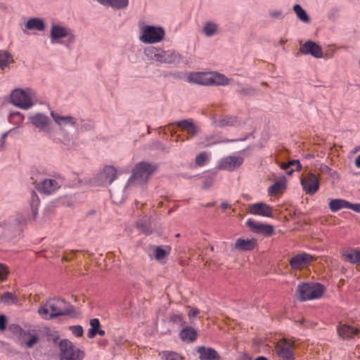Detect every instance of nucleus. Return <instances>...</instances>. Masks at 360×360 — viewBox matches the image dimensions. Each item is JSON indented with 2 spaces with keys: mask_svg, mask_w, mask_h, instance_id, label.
Instances as JSON below:
<instances>
[{
  "mask_svg": "<svg viewBox=\"0 0 360 360\" xmlns=\"http://www.w3.org/2000/svg\"><path fill=\"white\" fill-rule=\"evenodd\" d=\"M72 311V307L60 298H52L47 300L38 309L39 315L45 319H52L59 316L68 315Z\"/></svg>",
  "mask_w": 360,
  "mask_h": 360,
  "instance_id": "nucleus-1",
  "label": "nucleus"
},
{
  "mask_svg": "<svg viewBox=\"0 0 360 360\" xmlns=\"http://www.w3.org/2000/svg\"><path fill=\"white\" fill-rule=\"evenodd\" d=\"M50 115L60 131L62 143L68 147L74 146L73 135L67 131V127H76L77 126V119L72 115H61L55 111H51Z\"/></svg>",
  "mask_w": 360,
  "mask_h": 360,
  "instance_id": "nucleus-2",
  "label": "nucleus"
},
{
  "mask_svg": "<svg viewBox=\"0 0 360 360\" xmlns=\"http://www.w3.org/2000/svg\"><path fill=\"white\" fill-rule=\"evenodd\" d=\"M188 82L205 86H226L230 79L224 75L217 72H191L188 75Z\"/></svg>",
  "mask_w": 360,
  "mask_h": 360,
  "instance_id": "nucleus-3",
  "label": "nucleus"
},
{
  "mask_svg": "<svg viewBox=\"0 0 360 360\" xmlns=\"http://www.w3.org/2000/svg\"><path fill=\"white\" fill-rule=\"evenodd\" d=\"M49 38L52 44H64L68 48L75 43L76 36L68 26L59 22H52L50 27Z\"/></svg>",
  "mask_w": 360,
  "mask_h": 360,
  "instance_id": "nucleus-4",
  "label": "nucleus"
},
{
  "mask_svg": "<svg viewBox=\"0 0 360 360\" xmlns=\"http://www.w3.org/2000/svg\"><path fill=\"white\" fill-rule=\"evenodd\" d=\"M156 169V165L152 163L146 162L137 163L132 170V175L129 179L126 186L146 184Z\"/></svg>",
  "mask_w": 360,
  "mask_h": 360,
  "instance_id": "nucleus-5",
  "label": "nucleus"
},
{
  "mask_svg": "<svg viewBox=\"0 0 360 360\" xmlns=\"http://www.w3.org/2000/svg\"><path fill=\"white\" fill-rule=\"evenodd\" d=\"M36 93L31 89H15L11 94V102L22 110H28L35 104Z\"/></svg>",
  "mask_w": 360,
  "mask_h": 360,
  "instance_id": "nucleus-6",
  "label": "nucleus"
},
{
  "mask_svg": "<svg viewBox=\"0 0 360 360\" xmlns=\"http://www.w3.org/2000/svg\"><path fill=\"white\" fill-rule=\"evenodd\" d=\"M165 31L161 26L143 25L140 27L139 41L146 44H158L163 40Z\"/></svg>",
  "mask_w": 360,
  "mask_h": 360,
  "instance_id": "nucleus-7",
  "label": "nucleus"
},
{
  "mask_svg": "<svg viewBox=\"0 0 360 360\" xmlns=\"http://www.w3.org/2000/svg\"><path fill=\"white\" fill-rule=\"evenodd\" d=\"M324 292V287L317 283H302L297 288V292L301 301L320 298Z\"/></svg>",
  "mask_w": 360,
  "mask_h": 360,
  "instance_id": "nucleus-8",
  "label": "nucleus"
},
{
  "mask_svg": "<svg viewBox=\"0 0 360 360\" xmlns=\"http://www.w3.org/2000/svg\"><path fill=\"white\" fill-rule=\"evenodd\" d=\"M60 360H82L85 356L84 351L75 346L68 340H63L60 342Z\"/></svg>",
  "mask_w": 360,
  "mask_h": 360,
  "instance_id": "nucleus-9",
  "label": "nucleus"
},
{
  "mask_svg": "<svg viewBox=\"0 0 360 360\" xmlns=\"http://www.w3.org/2000/svg\"><path fill=\"white\" fill-rule=\"evenodd\" d=\"M27 119L30 123L39 132L47 136L52 134V122L45 113L40 112L32 113L28 116Z\"/></svg>",
  "mask_w": 360,
  "mask_h": 360,
  "instance_id": "nucleus-10",
  "label": "nucleus"
},
{
  "mask_svg": "<svg viewBox=\"0 0 360 360\" xmlns=\"http://www.w3.org/2000/svg\"><path fill=\"white\" fill-rule=\"evenodd\" d=\"M244 162V158L233 154L221 158L217 163V168L221 170L233 172L240 168Z\"/></svg>",
  "mask_w": 360,
  "mask_h": 360,
  "instance_id": "nucleus-11",
  "label": "nucleus"
},
{
  "mask_svg": "<svg viewBox=\"0 0 360 360\" xmlns=\"http://www.w3.org/2000/svg\"><path fill=\"white\" fill-rule=\"evenodd\" d=\"M11 329L14 333L18 335V342L20 346H25L27 348H31L37 342L39 338L36 334H32L29 331L23 330L18 326H11Z\"/></svg>",
  "mask_w": 360,
  "mask_h": 360,
  "instance_id": "nucleus-12",
  "label": "nucleus"
},
{
  "mask_svg": "<svg viewBox=\"0 0 360 360\" xmlns=\"http://www.w3.org/2000/svg\"><path fill=\"white\" fill-rule=\"evenodd\" d=\"M63 180L58 176L54 179H45L37 186V190L44 194H51L56 192L63 184Z\"/></svg>",
  "mask_w": 360,
  "mask_h": 360,
  "instance_id": "nucleus-13",
  "label": "nucleus"
},
{
  "mask_svg": "<svg viewBox=\"0 0 360 360\" xmlns=\"http://www.w3.org/2000/svg\"><path fill=\"white\" fill-rule=\"evenodd\" d=\"M304 191L309 195H313L319 188V180L318 177L311 172L304 175L300 180Z\"/></svg>",
  "mask_w": 360,
  "mask_h": 360,
  "instance_id": "nucleus-14",
  "label": "nucleus"
},
{
  "mask_svg": "<svg viewBox=\"0 0 360 360\" xmlns=\"http://www.w3.org/2000/svg\"><path fill=\"white\" fill-rule=\"evenodd\" d=\"M293 348V342L283 338L277 343V354L283 360H292L294 359Z\"/></svg>",
  "mask_w": 360,
  "mask_h": 360,
  "instance_id": "nucleus-15",
  "label": "nucleus"
},
{
  "mask_svg": "<svg viewBox=\"0 0 360 360\" xmlns=\"http://www.w3.org/2000/svg\"><path fill=\"white\" fill-rule=\"evenodd\" d=\"M117 177V169L112 166H105L103 170L98 174L97 180L98 184L101 185L108 186Z\"/></svg>",
  "mask_w": 360,
  "mask_h": 360,
  "instance_id": "nucleus-16",
  "label": "nucleus"
},
{
  "mask_svg": "<svg viewBox=\"0 0 360 360\" xmlns=\"http://www.w3.org/2000/svg\"><path fill=\"white\" fill-rule=\"evenodd\" d=\"M300 51L304 55H311L316 58H321L323 57V51L318 44L307 41L300 48Z\"/></svg>",
  "mask_w": 360,
  "mask_h": 360,
  "instance_id": "nucleus-17",
  "label": "nucleus"
},
{
  "mask_svg": "<svg viewBox=\"0 0 360 360\" xmlns=\"http://www.w3.org/2000/svg\"><path fill=\"white\" fill-rule=\"evenodd\" d=\"M314 259V257L307 253H301L292 257L290 265L292 269L297 270L308 265Z\"/></svg>",
  "mask_w": 360,
  "mask_h": 360,
  "instance_id": "nucleus-18",
  "label": "nucleus"
},
{
  "mask_svg": "<svg viewBox=\"0 0 360 360\" xmlns=\"http://www.w3.org/2000/svg\"><path fill=\"white\" fill-rule=\"evenodd\" d=\"M46 28L45 21L40 18H32L27 20L22 28L24 34H28V31L44 32Z\"/></svg>",
  "mask_w": 360,
  "mask_h": 360,
  "instance_id": "nucleus-19",
  "label": "nucleus"
},
{
  "mask_svg": "<svg viewBox=\"0 0 360 360\" xmlns=\"http://www.w3.org/2000/svg\"><path fill=\"white\" fill-rule=\"evenodd\" d=\"M249 212L254 215L271 217L272 208L264 202H257L249 206Z\"/></svg>",
  "mask_w": 360,
  "mask_h": 360,
  "instance_id": "nucleus-20",
  "label": "nucleus"
},
{
  "mask_svg": "<svg viewBox=\"0 0 360 360\" xmlns=\"http://www.w3.org/2000/svg\"><path fill=\"white\" fill-rule=\"evenodd\" d=\"M246 224L253 231L262 233L266 236H271L274 233V227L269 224H264L262 223L257 222L251 219H249Z\"/></svg>",
  "mask_w": 360,
  "mask_h": 360,
  "instance_id": "nucleus-21",
  "label": "nucleus"
},
{
  "mask_svg": "<svg viewBox=\"0 0 360 360\" xmlns=\"http://www.w3.org/2000/svg\"><path fill=\"white\" fill-rule=\"evenodd\" d=\"M342 256L344 259L351 264H360V251L355 248H349L344 249L341 251Z\"/></svg>",
  "mask_w": 360,
  "mask_h": 360,
  "instance_id": "nucleus-22",
  "label": "nucleus"
},
{
  "mask_svg": "<svg viewBox=\"0 0 360 360\" xmlns=\"http://www.w3.org/2000/svg\"><path fill=\"white\" fill-rule=\"evenodd\" d=\"M214 125L217 127H235L240 124V120L235 116L221 117L214 121Z\"/></svg>",
  "mask_w": 360,
  "mask_h": 360,
  "instance_id": "nucleus-23",
  "label": "nucleus"
},
{
  "mask_svg": "<svg viewBox=\"0 0 360 360\" xmlns=\"http://www.w3.org/2000/svg\"><path fill=\"white\" fill-rule=\"evenodd\" d=\"M200 360H219L220 356L211 347H199L197 349Z\"/></svg>",
  "mask_w": 360,
  "mask_h": 360,
  "instance_id": "nucleus-24",
  "label": "nucleus"
},
{
  "mask_svg": "<svg viewBox=\"0 0 360 360\" xmlns=\"http://www.w3.org/2000/svg\"><path fill=\"white\" fill-rule=\"evenodd\" d=\"M181 56L173 50H163L161 63L179 64L181 61Z\"/></svg>",
  "mask_w": 360,
  "mask_h": 360,
  "instance_id": "nucleus-25",
  "label": "nucleus"
},
{
  "mask_svg": "<svg viewBox=\"0 0 360 360\" xmlns=\"http://www.w3.org/2000/svg\"><path fill=\"white\" fill-rule=\"evenodd\" d=\"M176 124L177 127L186 131L192 136H195L199 132V127L191 120H182L178 121Z\"/></svg>",
  "mask_w": 360,
  "mask_h": 360,
  "instance_id": "nucleus-26",
  "label": "nucleus"
},
{
  "mask_svg": "<svg viewBox=\"0 0 360 360\" xmlns=\"http://www.w3.org/2000/svg\"><path fill=\"white\" fill-rule=\"evenodd\" d=\"M163 49L155 46H149L144 49V55L147 57L148 60L162 63Z\"/></svg>",
  "mask_w": 360,
  "mask_h": 360,
  "instance_id": "nucleus-27",
  "label": "nucleus"
},
{
  "mask_svg": "<svg viewBox=\"0 0 360 360\" xmlns=\"http://www.w3.org/2000/svg\"><path fill=\"white\" fill-rule=\"evenodd\" d=\"M338 333L342 338L350 339L357 334L358 330L352 326L345 324L338 328Z\"/></svg>",
  "mask_w": 360,
  "mask_h": 360,
  "instance_id": "nucleus-28",
  "label": "nucleus"
},
{
  "mask_svg": "<svg viewBox=\"0 0 360 360\" xmlns=\"http://www.w3.org/2000/svg\"><path fill=\"white\" fill-rule=\"evenodd\" d=\"M257 242L255 239L244 240L239 238L236 241L235 248L239 250L246 251L255 248Z\"/></svg>",
  "mask_w": 360,
  "mask_h": 360,
  "instance_id": "nucleus-29",
  "label": "nucleus"
},
{
  "mask_svg": "<svg viewBox=\"0 0 360 360\" xmlns=\"http://www.w3.org/2000/svg\"><path fill=\"white\" fill-rule=\"evenodd\" d=\"M14 63L13 55L6 50H0V70H4Z\"/></svg>",
  "mask_w": 360,
  "mask_h": 360,
  "instance_id": "nucleus-30",
  "label": "nucleus"
},
{
  "mask_svg": "<svg viewBox=\"0 0 360 360\" xmlns=\"http://www.w3.org/2000/svg\"><path fill=\"white\" fill-rule=\"evenodd\" d=\"M129 0H103L102 5L117 10L124 9L129 6Z\"/></svg>",
  "mask_w": 360,
  "mask_h": 360,
  "instance_id": "nucleus-31",
  "label": "nucleus"
},
{
  "mask_svg": "<svg viewBox=\"0 0 360 360\" xmlns=\"http://www.w3.org/2000/svg\"><path fill=\"white\" fill-rule=\"evenodd\" d=\"M202 33L207 37H211L219 32V25L214 22H207L202 29Z\"/></svg>",
  "mask_w": 360,
  "mask_h": 360,
  "instance_id": "nucleus-32",
  "label": "nucleus"
},
{
  "mask_svg": "<svg viewBox=\"0 0 360 360\" xmlns=\"http://www.w3.org/2000/svg\"><path fill=\"white\" fill-rule=\"evenodd\" d=\"M180 338L186 342H193L197 337L196 331L191 327H186L180 332Z\"/></svg>",
  "mask_w": 360,
  "mask_h": 360,
  "instance_id": "nucleus-33",
  "label": "nucleus"
},
{
  "mask_svg": "<svg viewBox=\"0 0 360 360\" xmlns=\"http://www.w3.org/2000/svg\"><path fill=\"white\" fill-rule=\"evenodd\" d=\"M286 187V179L285 176H282L278 181H276L269 188L270 195H274L282 191Z\"/></svg>",
  "mask_w": 360,
  "mask_h": 360,
  "instance_id": "nucleus-34",
  "label": "nucleus"
},
{
  "mask_svg": "<svg viewBox=\"0 0 360 360\" xmlns=\"http://www.w3.org/2000/svg\"><path fill=\"white\" fill-rule=\"evenodd\" d=\"M347 205H348V202L342 199L331 200L328 205L330 210L333 212L343 208H347Z\"/></svg>",
  "mask_w": 360,
  "mask_h": 360,
  "instance_id": "nucleus-35",
  "label": "nucleus"
},
{
  "mask_svg": "<svg viewBox=\"0 0 360 360\" xmlns=\"http://www.w3.org/2000/svg\"><path fill=\"white\" fill-rule=\"evenodd\" d=\"M293 11L295 13L297 17L303 22L308 23L310 21L309 17L307 12L302 8L300 4H295L293 6Z\"/></svg>",
  "mask_w": 360,
  "mask_h": 360,
  "instance_id": "nucleus-36",
  "label": "nucleus"
},
{
  "mask_svg": "<svg viewBox=\"0 0 360 360\" xmlns=\"http://www.w3.org/2000/svg\"><path fill=\"white\" fill-rule=\"evenodd\" d=\"M211 153L205 151L200 153L195 157V164L198 167H202L205 165L210 160Z\"/></svg>",
  "mask_w": 360,
  "mask_h": 360,
  "instance_id": "nucleus-37",
  "label": "nucleus"
},
{
  "mask_svg": "<svg viewBox=\"0 0 360 360\" xmlns=\"http://www.w3.org/2000/svg\"><path fill=\"white\" fill-rule=\"evenodd\" d=\"M91 328L89 329L87 336L89 338H93L97 334V330L100 327V321L98 319H92L90 321Z\"/></svg>",
  "mask_w": 360,
  "mask_h": 360,
  "instance_id": "nucleus-38",
  "label": "nucleus"
},
{
  "mask_svg": "<svg viewBox=\"0 0 360 360\" xmlns=\"http://www.w3.org/2000/svg\"><path fill=\"white\" fill-rule=\"evenodd\" d=\"M170 248L167 246L163 248L161 246H158L155 249V257L158 260H161L169 254Z\"/></svg>",
  "mask_w": 360,
  "mask_h": 360,
  "instance_id": "nucleus-39",
  "label": "nucleus"
},
{
  "mask_svg": "<svg viewBox=\"0 0 360 360\" xmlns=\"http://www.w3.org/2000/svg\"><path fill=\"white\" fill-rule=\"evenodd\" d=\"M24 117V115L18 111L12 112L9 115L10 122L16 124L18 127L22 125Z\"/></svg>",
  "mask_w": 360,
  "mask_h": 360,
  "instance_id": "nucleus-40",
  "label": "nucleus"
},
{
  "mask_svg": "<svg viewBox=\"0 0 360 360\" xmlns=\"http://www.w3.org/2000/svg\"><path fill=\"white\" fill-rule=\"evenodd\" d=\"M160 355L161 358L164 360H183V357L174 352L165 351Z\"/></svg>",
  "mask_w": 360,
  "mask_h": 360,
  "instance_id": "nucleus-41",
  "label": "nucleus"
},
{
  "mask_svg": "<svg viewBox=\"0 0 360 360\" xmlns=\"http://www.w3.org/2000/svg\"><path fill=\"white\" fill-rule=\"evenodd\" d=\"M16 300V297L14 294L9 292H4L1 297V302L8 305L15 304Z\"/></svg>",
  "mask_w": 360,
  "mask_h": 360,
  "instance_id": "nucleus-42",
  "label": "nucleus"
},
{
  "mask_svg": "<svg viewBox=\"0 0 360 360\" xmlns=\"http://www.w3.org/2000/svg\"><path fill=\"white\" fill-rule=\"evenodd\" d=\"M169 321L179 327H181L184 324V321L181 314H172L169 316Z\"/></svg>",
  "mask_w": 360,
  "mask_h": 360,
  "instance_id": "nucleus-43",
  "label": "nucleus"
},
{
  "mask_svg": "<svg viewBox=\"0 0 360 360\" xmlns=\"http://www.w3.org/2000/svg\"><path fill=\"white\" fill-rule=\"evenodd\" d=\"M61 203L67 207H72L77 202V198L75 195H65L60 200Z\"/></svg>",
  "mask_w": 360,
  "mask_h": 360,
  "instance_id": "nucleus-44",
  "label": "nucleus"
},
{
  "mask_svg": "<svg viewBox=\"0 0 360 360\" xmlns=\"http://www.w3.org/2000/svg\"><path fill=\"white\" fill-rule=\"evenodd\" d=\"M247 139V136H245L242 139H224L223 140H214L212 143H207L206 145L207 147H210L215 144L219 143H233V142H238V141H244Z\"/></svg>",
  "mask_w": 360,
  "mask_h": 360,
  "instance_id": "nucleus-45",
  "label": "nucleus"
},
{
  "mask_svg": "<svg viewBox=\"0 0 360 360\" xmlns=\"http://www.w3.org/2000/svg\"><path fill=\"white\" fill-rule=\"evenodd\" d=\"M30 205H31L33 214L35 217L37 214V212H38V207L39 205V199L34 192L32 193Z\"/></svg>",
  "mask_w": 360,
  "mask_h": 360,
  "instance_id": "nucleus-46",
  "label": "nucleus"
},
{
  "mask_svg": "<svg viewBox=\"0 0 360 360\" xmlns=\"http://www.w3.org/2000/svg\"><path fill=\"white\" fill-rule=\"evenodd\" d=\"M9 274L8 266L0 262V282L4 281Z\"/></svg>",
  "mask_w": 360,
  "mask_h": 360,
  "instance_id": "nucleus-47",
  "label": "nucleus"
},
{
  "mask_svg": "<svg viewBox=\"0 0 360 360\" xmlns=\"http://www.w3.org/2000/svg\"><path fill=\"white\" fill-rule=\"evenodd\" d=\"M70 330L75 337H80L83 334V328L79 325L70 326Z\"/></svg>",
  "mask_w": 360,
  "mask_h": 360,
  "instance_id": "nucleus-48",
  "label": "nucleus"
},
{
  "mask_svg": "<svg viewBox=\"0 0 360 360\" xmlns=\"http://www.w3.org/2000/svg\"><path fill=\"white\" fill-rule=\"evenodd\" d=\"M269 16L274 19H281L283 18V11L281 10H273L269 12Z\"/></svg>",
  "mask_w": 360,
  "mask_h": 360,
  "instance_id": "nucleus-49",
  "label": "nucleus"
},
{
  "mask_svg": "<svg viewBox=\"0 0 360 360\" xmlns=\"http://www.w3.org/2000/svg\"><path fill=\"white\" fill-rule=\"evenodd\" d=\"M257 90L253 87H247L240 90V93L246 96H252L256 94Z\"/></svg>",
  "mask_w": 360,
  "mask_h": 360,
  "instance_id": "nucleus-50",
  "label": "nucleus"
},
{
  "mask_svg": "<svg viewBox=\"0 0 360 360\" xmlns=\"http://www.w3.org/2000/svg\"><path fill=\"white\" fill-rule=\"evenodd\" d=\"M319 170L323 174H328L330 176L333 175L332 169L326 165H321Z\"/></svg>",
  "mask_w": 360,
  "mask_h": 360,
  "instance_id": "nucleus-51",
  "label": "nucleus"
},
{
  "mask_svg": "<svg viewBox=\"0 0 360 360\" xmlns=\"http://www.w3.org/2000/svg\"><path fill=\"white\" fill-rule=\"evenodd\" d=\"M347 209L352 210L356 212H360V204L359 203H350L348 202V205H347Z\"/></svg>",
  "mask_w": 360,
  "mask_h": 360,
  "instance_id": "nucleus-52",
  "label": "nucleus"
},
{
  "mask_svg": "<svg viewBox=\"0 0 360 360\" xmlns=\"http://www.w3.org/2000/svg\"><path fill=\"white\" fill-rule=\"evenodd\" d=\"M6 318L4 315H0V330H4L6 328Z\"/></svg>",
  "mask_w": 360,
  "mask_h": 360,
  "instance_id": "nucleus-53",
  "label": "nucleus"
},
{
  "mask_svg": "<svg viewBox=\"0 0 360 360\" xmlns=\"http://www.w3.org/2000/svg\"><path fill=\"white\" fill-rule=\"evenodd\" d=\"M200 313V311L197 309H191L188 314V316L189 317V319H192L193 318H195Z\"/></svg>",
  "mask_w": 360,
  "mask_h": 360,
  "instance_id": "nucleus-54",
  "label": "nucleus"
},
{
  "mask_svg": "<svg viewBox=\"0 0 360 360\" xmlns=\"http://www.w3.org/2000/svg\"><path fill=\"white\" fill-rule=\"evenodd\" d=\"M212 139H213L212 136H206L205 137L206 143H205V146L207 147L206 145L207 143H212L214 141H212Z\"/></svg>",
  "mask_w": 360,
  "mask_h": 360,
  "instance_id": "nucleus-55",
  "label": "nucleus"
},
{
  "mask_svg": "<svg viewBox=\"0 0 360 360\" xmlns=\"http://www.w3.org/2000/svg\"><path fill=\"white\" fill-rule=\"evenodd\" d=\"M355 165L358 168H360V154L355 159Z\"/></svg>",
  "mask_w": 360,
  "mask_h": 360,
  "instance_id": "nucleus-56",
  "label": "nucleus"
},
{
  "mask_svg": "<svg viewBox=\"0 0 360 360\" xmlns=\"http://www.w3.org/2000/svg\"><path fill=\"white\" fill-rule=\"evenodd\" d=\"M314 157V155L312 153H308V154H305L303 155V158L304 159H310V158H313Z\"/></svg>",
  "mask_w": 360,
  "mask_h": 360,
  "instance_id": "nucleus-57",
  "label": "nucleus"
},
{
  "mask_svg": "<svg viewBox=\"0 0 360 360\" xmlns=\"http://www.w3.org/2000/svg\"><path fill=\"white\" fill-rule=\"evenodd\" d=\"M7 136V133H5L2 135L1 137V147L4 148V143H5V138Z\"/></svg>",
  "mask_w": 360,
  "mask_h": 360,
  "instance_id": "nucleus-58",
  "label": "nucleus"
},
{
  "mask_svg": "<svg viewBox=\"0 0 360 360\" xmlns=\"http://www.w3.org/2000/svg\"><path fill=\"white\" fill-rule=\"evenodd\" d=\"M288 162L287 163H282L281 165V168L283 169H288L289 168Z\"/></svg>",
  "mask_w": 360,
  "mask_h": 360,
  "instance_id": "nucleus-59",
  "label": "nucleus"
},
{
  "mask_svg": "<svg viewBox=\"0 0 360 360\" xmlns=\"http://www.w3.org/2000/svg\"><path fill=\"white\" fill-rule=\"evenodd\" d=\"M302 169V165L298 160H297L296 162V170L300 171Z\"/></svg>",
  "mask_w": 360,
  "mask_h": 360,
  "instance_id": "nucleus-60",
  "label": "nucleus"
},
{
  "mask_svg": "<svg viewBox=\"0 0 360 360\" xmlns=\"http://www.w3.org/2000/svg\"><path fill=\"white\" fill-rule=\"evenodd\" d=\"M240 360H251L250 357L246 354H243L241 356Z\"/></svg>",
  "mask_w": 360,
  "mask_h": 360,
  "instance_id": "nucleus-61",
  "label": "nucleus"
},
{
  "mask_svg": "<svg viewBox=\"0 0 360 360\" xmlns=\"http://www.w3.org/2000/svg\"><path fill=\"white\" fill-rule=\"evenodd\" d=\"M297 160H292L288 162L289 167L296 165Z\"/></svg>",
  "mask_w": 360,
  "mask_h": 360,
  "instance_id": "nucleus-62",
  "label": "nucleus"
},
{
  "mask_svg": "<svg viewBox=\"0 0 360 360\" xmlns=\"http://www.w3.org/2000/svg\"><path fill=\"white\" fill-rule=\"evenodd\" d=\"M221 207L222 209L225 210L229 207V204L226 202H221Z\"/></svg>",
  "mask_w": 360,
  "mask_h": 360,
  "instance_id": "nucleus-63",
  "label": "nucleus"
},
{
  "mask_svg": "<svg viewBox=\"0 0 360 360\" xmlns=\"http://www.w3.org/2000/svg\"><path fill=\"white\" fill-rule=\"evenodd\" d=\"M255 360H268V359H267V358H266L264 356H259V357L256 358Z\"/></svg>",
  "mask_w": 360,
  "mask_h": 360,
  "instance_id": "nucleus-64",
  "label": "nucleus"
}]
</instances>
